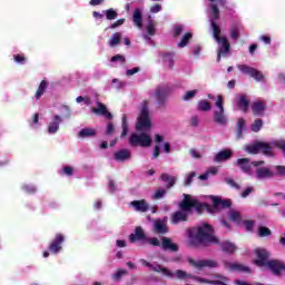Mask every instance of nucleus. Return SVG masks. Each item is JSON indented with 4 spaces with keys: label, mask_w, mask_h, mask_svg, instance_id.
<instances>
[{
    "label": "nucleus",
    "mask_w": 285,
    "mask_h": 285,
    "mask_svg": "<svg viewBox=\"0 0 285 285\" xmlns=\"http://www.w3.org/2000/svg\"><path fill=\"white\" fill-rule=\"evenodd\" d=\"M230 38L234 39V40L239 39V27H237V26L232 27Z\"/></svg>",
    "instance_id": "obj_52"
},
{
    "label": "nucleus",
    "mask_w": 285,
    "mask_h": 285,
    "mask_svg": "<svg viewBox=\"0 0 285 285\" xmlns=\"http://www.w3.org/2000/svg\"><path fill=\"white\" fill-rule=\"evenodd\" d=\"M167 96H168V87L166 86L156 88L155 92L151 94V97L158 101L159 106L164 104V99H166Z\"/></svg>",
    "instance_id": "obj_19"
},
{
    "label": "nucleus",
    "mask_w": 285,
    "mask_h": 285,
    "mask_svg": "<svg viewBox=\"0 0 285 285\" xmlns=\"http://www.w3.org/2000/svg\"><path fill=\"white\" fill-rule=\"evenodd\" d=\"M22 190L26 191L28 195H35V193H37V187L33 185H23Z\"/></svg>",
    "instance_id": "obj_48"
},
{
    "label": "nucleus",
    "mask_w": 285,
    "mask_h": 285,
    "mask_svg": "<svg viewBox=\"0 0 285 285\" xmlns=\"http://www.w3.org/2000/svg\"><path fill=\"white\" fill-rule=\"evenodd\" d=\"M65 242L63 235L57 234L55 239L49 245V250L53 255H57L61 250V244Z\"/></svg>",
    "instance_id": "obj_16"
},
{
    "label": "nucleus",
    "mask_w": 285,
    "mask_h": 285,
    "mask_svg": "<svg viewBox=\"0 0 285 285\" xmlns=\"http://www.w3.org/2000/svg\"><path fill=\"white\" fill-rule=\"evenodd\" d=\"M233 153L230 151V149L219 151L218 154H216L214 161H216L217 164L226 161V159H230Z\"/></svg>",
    "instance_id": "obj_32"
},
{
    "label": "nucleus",
    "mask_w": 285,
    "mask_h": 285,
    "mask_svg": "<svg viewBox=\"0 0 285 285\" xmlns=\"http://www.w3.org/2000/svg\"><path fill=\"white\" fill-rule=\"evenodd\" d=\"M96 136H97V129L90 128V127L82 128L78 132V138L79 139H88L90 137H96Z\"/></svg>",
    "instance_id": "obj_29"
},
{
    "label": "nucleus",
    "mask_w": 285,
    "mask_h": 285,
    "mask_svg": "<svg viewBox=\"0 0 285 285\" xmlns=\"http://www.w3.org/2000/svg\"><path fill=\"white\" fill-rule=\"evenodd\" d=\"M256 257H258V259H256L255 264L256 266H266V261L268 259V252L264 248H257L255 250Z\"/></svg>",
    "instance_id": "obj_23"
},
{
    "label": "nucleus",
    "mask_w": 285,
    "mask_h": 285,
    "mask_svg": "<svg viewBox=\"0 0 285 285\" xmlns=\"http://www.w3.org/2000/svg\"><path fill=\"white\" fill-rule=\"evenodd\" d=\"M157 32V29H155V22H153V20H149L147 27H146V33L142 35V39H145L149 46H155V42L153 41V39H150V37H155Z\"/></svg>",
    "instance_id": "obj_15"
},
{
    "label": "nucleus",
    "mask_w": 285,
    "mask_h": 285,
    "mask_svg": "<svg viewBox=\"0 0 285 285\" xmlns=\"http://www.w3.org/2000/svg\"><path fill=\"white\" fill-rule=\"evenodd\" d=\"M166 195V189L161 188L155 191V194L153 195V199H161L164 198Z\"/></svg>",
    "instance_id": "obj_53"
},
{
    "label": "nucleus",
    "mask_w": 285,
    "mask_h": 285,
    "mask_svg": "<svg viewBox=\"0 0 285 285\" xmlns=\"http://www.w3.org/2000/svg\"><path fill=\"white\" fill-rule=\"evenodd\" d=\"M167 224H168V217L155 220L154 222V230H155V233H158L160 235H166V233H168Z\"/></svg>",
    "instance_id": "obj_18"
},
{
    "label": "nucleus",
    "mask_w": 285,
    "mask_h": 285,
    "mask_svg": "<svg viewBox=\"0 0 285 285\" xmlns=\"http://www.w3.org/2000/svg\"><path fill=\"white\" fill-rule=\"evenodd\" d=\"M92 112H95L96 115H102L107 119H112V114H110L108 109H106L105 105L101 102H98V108H94Z\"/></svg>",
    "instance_id": "obj_31"
},
{
    "label": "nucleus",
    "mask_w": 285,
    "mask_h": 285,
    "mask_svg": "<svg viewBox=\"0 0 285 285\" xmlns=\"http://www.w3.org/2000/svg\"><path fill=\"white\" fill-rule=\"evenodd\" d=\"M228 219H230V222L239 224L242 222V214H239V212L235 209H232L228 212Z\"/></svg>",
    "instance_id": "obj_39"
},
{
    "label": "nucleus",
    "mask_w": 285,
    "mask_h": 285,
    "mask_svg": "<svg viewBox=\"0 0 285 285\" xmlns=\"http://www.w3.org/2000/svg\"><path fill=\"white\" fill-rule=\"evenodd\" d=\"M102 14L106 17V19H108V21H115V19L119 17V13L117 12V10L112 8L104 10Z\"/></svg>",
    "instance_id": "obj_38"
},
{
    "label": "nucleus",
    "mask_w": 285,
    "mask_h": 285,
    "mask_svg": "<svg viewBox=\"0 0 285 285\" xmlns=\"http://www.w3.org/2000/svg\"><path fill=\"white\" fill-rule=\"evenodd\" d=\"M276 175L285 177V166H274V167H258L255 171V178L258 181H264L266 179H273Z\"/></svg>",
    "instance_id": "obj_4"
},
{
    "label": "nucleus",
    "mask_w": 285,
    "mask_h": 285,
    "mask_svg": "<svg viewBox=\"0 0 285 285\" xmlns=\"http://www.w3.org/2000/svg\"><path fill=\"white\" fill-rule=\"evenodd\" d=\"M151 14H157V12H161V4H154L150 8Z\"/></svg>",
    "instance_id": "obj_61"
},
{
    "label": "nucleus",
    "mask_w": 285,
    "mask_h": 285,
    "mask_svg": "<svg viewBox=\"0 0 285 285\" xmlns=\"http://www.w3.org/2000/svg\"><path fill=\"white\" fill-rule=\"evenodd\" d=\"M128 135V116L126 114L122 115V132L121 137H126Z\"/></svg>",
    "instance_id": "obj_45"
},
{
    "label": "nucleus",
    "mask_w": 285,
    "mask_h": 285,
    "mask_svg": "<svg viewBox=\"0 0 285 285\" xmlns=\"http://www.w3.org/2000/svg\"><path fill=\"white\" fill-rule=\"evenodd\" d=\"M213 106H210V102L207 100H200L198 101V110L202 112H208V110H212Z\"/></svg>",
    "instance_id": "obj_42"
},
{
    "label": "nucleus",
    "mask_w": 285,
    "mask_h": 285,
    "mask_svg": "<svg viewBox=\"0 0 285 285\" xmlns=\"http://www.w3.org/2000/svg\"><path fill=\"white\" fill-rule=\"evenodd\" d=\"M196 95H197V89L189 90V91H187V92L183 96V99H184V101H190V99L195 98Z\"/></svg>",
    "instance_id": "obj_49"
},
{
    "label": "nucleus",
    "mask_w": 285,
    "mask_h": 285,
    "mask_svg": "<svg viewBox=\"0 0 285 285\" xmlns=\"http://www.w3.org/2000/svg\"><path fill=\"white\" fill-rule=\"evenodd\" d=\"M224 266L226 271H234L236 273H248V267L239 264V263H230V262H224Z\"/></svg>",
    "instance_id": "obj_21"
},
{
    "label": "nucleus",
    "mask_w": 285,
    "mask_h": 285,
    "mask_svg": "<svg viewBox=\"0 0 285 285\" xmlns=\"http://www.w3.org/2000/svg\"><path fill=\"white\" fill-rule=\"evenodd\" d=\"M128 272L126 269H118L114 275H112V278L116 281V282H119V279L122 278L124 275H127Z\"/></svg>",
    "instance_id": "obj_51"
},
{
    "label": "nucleus",
    "mask_w": 285,
    "mask_h": 285,
    "mask_svg": "<svg viewBox=\"0 0 285 285\" xmlns=\"http://www.w3.org/2000/svg\"><path fill=\"white\" fill-rule=\"evenodd\" d=\"M258 235L259 237H268L271 235V230L268 229V227H259Z\"/></svg>",
    "instance_id": "obj_54"
},
{
    "label": "nucleus",
    "mask_w": 285,
    "mask_h": 285,
    "mask_svg": "<svg viewBox=\"0 0 285 285\" xmlns=\"http://www.w3.org/2000/svg\"><path fill=\"white\" fill-rule=\"evenodd\" d=\"M226 0H209V4L207 7L208 20L210 23V28L213 30V37L215 41L218 42V53L217 61H222V57H226L227 52L230 50V43H228V39L226 37H220L222 27L217 24V19H219V8H228L226 7Z\"/></svg>",
    "instance_id": "obj_1"
},
{
    "label": "nucleus",
    "mask_w": 285,
    "mask_h": 285,
    "mask_svg": "<svg viewBox=\"0 0 285 285\" xmlns=\"http://www.w3.org/2000/svg\"><path fill=\"white\" fill-rule=\"evenodd\" d=\"M196 173L195 171H191L188 176H187V178H186V180H185V186H190L191 184H193V179H195V177H196Z\"/></svg>",
    "instance_id": "obj_57"
},
{
    "label": "nucleus",
    "mask_w": 285,
    "mask_h": 285,
    "mask_svg": "<svg viewBox=\"0 0 285 285\" xmlns=\"http://www.w3.org/2000/svg\"><path fill=\"white\" fill-rule=\"evenodd\" d=\"M222 249L225 253H235V250H237V247H235V244L233 243L225 242L222 244Z\"/></svg>",
    "instance_id": "obj_44"
},
{
    "label": "nucleus",
    "mask_w": 285,
    "mask_h": 285,
    "mask_svg": "<svg viewBox=\"0 0 285 285\" xmlns=\"http://www.w3.org/2000/svg\"><path fill=\"white\" fill-rule=\"evenodd\" d=\"M195 282H198L199 284H210V285H228V277L224 275H213L212 278H204L199 276H194Z\"/></svg>",
    "instance_id": "obj_9"
},
{
    "label": "nucleus",
    "mask_w": 285,
    "mask_h": 285,
    "mask_svg": "<svg viewBox=\"0 0 285 285\" xmlns=\"http://www.w3.org/2000/svg\"><path fill=\"white\" fill-rule=\"evenodd\" d=\"M145 243L150 246H161V240L157 237L145 238Z\"/></svg>",
    "instance_id": "obj_47"
},
{
    "label": "nucleus",
    "mask_w": 285,
    "mask_h": 285,
    "mask_svg": "<svg viewBox=\"0 0 285 285\" xmlns=\"http://www.w3.org/2000/svg\"><path fill=\"white\" fill-rule=\"evenodd\" d=\"M14 62L16 63H26V57H23V55H16Z\"/></svg>",
    "instance_id": "obj_62"
},
{
    "label": "nucleus",
    "mask_w": 285,
    "mask_h": 285,
    "mask_svg": "<svg viewBox=\"0 0 285 285\" xmlns=\"http://www.w3.org/2000/svg\"><path fill=\"white\" fill-rule=\"evenodd\" d=\"M63 122V118L57 114H53L48 122L47 132L49 135H57L59 132V126Z\"/></svg>",
    "instance_id": "obj_13"
},
{
    "label": "nucleus",
    "mask_w": 285,
    "mask_h": 285,
    "mask_svg": "<svg viewBox=\"0 0 285 285\" xmlns=\"http://www.w3.org/2000/svg\"><path fill=\"white\" fill-rule=\"evenodd\" d=\"M163 275L166 277H170L171 279L176 277V279H181L184 282H188V279H194L193 274H188V272L177 269L176 272H171L170 269L164 267Z\"/></svg>",
    "instance_id": "obj_10"
},
{
    "label": "nucleus",
    "mask_w": 285,
    "mask_h": 285,
    "mask_svg": "<svg viewBox=\"0 0 285 285\" xmlns=\"http://www.w3.org/2000/svg\"><path fill=\"white\" fill-rule=\"evenodd\" d=\"M252 111L256 117H264L266 111V102L264 100H256L252 104Z\"/></svg>",
    "instance_id": "obj_20"
},
{
    "label": "nucleus",
    "mask_w": 285,
    "mask_h": 285,
    "mask_svg": "<svg viewBox=\"0 0 285 285\" xmlns=\"http://www.w3.org/2000/svg\"><path fill=\"white\" fill-rule=\"evenodd\" d=\"M139 262L144 266H147V268H150V271H155V273H164V267L157 263L150 264L144 258H141Z\"/></svg>",
    "instance_id": "obj_33"
},
{
    "label": "nucleus",
    "mask_w": 285,
    "mask_h": 285,
    "mask_svg": "<svg viewBox=\"0 0 285 285\" xmlns=\"http://www.w3.org/2000/svg\"><path fill=\"white\" fill-rule=\"evenodd\" d=\"M188 237L195 246L198 244H217L219 242L215 237L213 227L208 224H200L197 227L188 229Z\"/></svg>",
    "instance_id": "obj_3"
},
{
    "label": "nucleus",
    "mask_w": 285,
    "mask_h": 285,
    "mask_svg": "<svg viewBox=\"0 0 285 285\" xmlns=\"http://www.w3.org/2000/svg\"><path fill=\"white\" fill-rule=\"evenodd\" d=\"M193 39V33H185L181 37L180 42L178 43V48H186V46H188V41H190Z\"/></svg>",
    "instance_id": "obj_43"
},
{
    "label": "nucleus",
    "mask_w": 285,
    "mask_h": 285,
    "mask_svg": "<svg viewBox=\"0 0 285 285\" xmlns=\"http://www.w3.org/2000/svg\"><path fill=\"white\" fill-rule=\"evenodd\" d=\"M245 150L246 153H249V155H259V153L267 155L268 157L273 155V146L266 142H255L253 145H247L245 146Z\"/></svg>",
    "instance_id": "obj_8"
},
{
    "label": "nucleus",
    "mask_w": 285,
    "mask_h": 285,
    "mask_svg": "<svg viewBox=\"0 0 285 285\" xmlns=\"http://www.w3.org/2000/svg\"><path fill=\"white\" fill-rule=\"evenodd\" d=\"M48 88V82L46 80H42L38 87V90L36 92V99H41V96L43 92H46V89Z\"/></svg>",
    "instance_id": "obj_40"
},
{
    "label": "nucleus",
    "mask_w": 285,
    "mask_h": 285,
    "mask_svg": "<svg viewBox=\"0 0 285 285\" xmlns=\"http://www.w3.org/2000/svg\"><path fill=\"white\" fill-rule=\"evenodd\" d=\"M245 230H253L255 227V222L253 220H245L244 222Z\"/></svg>",
    "instance_id": "obj_60"
},
{
    "label": "nucleus",
    "mask_w": 285,
    "mask_h": 285,
    "mask_svg": "<svg viewBox=\"0 0 285 285\" xmlns=\"http://www.w3.org/2000/svg\"><path fill=\"white\" fill-rule=\"evenodd\" d=\"M215 106L217 108L214 110L215 124H218V126H228V116H226V111L224 110V98L222 96H217Z\"/></svg>",
    "instance_id": "obj_6"
},
{
    "label": "nucleus",
    "mask_w": 285,
    "mask_h": 285,
    "mask_svg": "<svg viewBox=\"0 0 285 285\" xmlns=\"http://www.w3.org/2000/svg\"><path fill=\"white\" fill-rule=\"evenodd\" d=\"M124 23H126V19L121 18V19L117 20L116 22H114L111 26H109V28L111 30H115V28H119L120 26H124Z\"/></svg>",
    "instance_id": "obj_58"
},
{
    "label": "nucleus",
    "mask_w": 285,
    "mask_h": 285,
    "mask_svg": "<svg viewBox=\"0 0 285 285\" xmlns=\"http://www.w3.org/2000/svg\"><path fill=\"white\" fill-rule=\"evenodd\" d=\"M237 166H239V168L243 170V173H246L247 175H250V167L254 166L255 168H257V166H264V161H253L250 163V160L248 158H239L236 161Z\"/></svg>",
    "instance_id": "obj_14"
},
{
    "label": "nucleus",
    "mask_w": 285,
    "mask_h": 285,
    "mask_svg": "<svg viewBox=\"0 0 285 285\" xmlns=\"http://www.w3.org/2000/svg\"><path fill=\"white\" fill-rule=\"evenodd\" d=\"M225 183L230 186L232 188H235L236 190H239V184L235 183L233 178H225Z\"/></svg>",
    "instance_id": "obj_55"
},
{
    "label": "nucleus",
    "mask_w": 285,
    "mask_h": 285,
    "mask_svg": "<svg viewBox=\"0 0 285 285\" xmlns=\"http://www.w3.org/2000/svg\"><path fill=\"white\" fill-rule=\"evenodd\" d=\"M124 86H126V83L119 81V79H114L112 80V87L116 89V90H121V88H124Z\"/></svg>",
    "instance_id": "obj_56"
},
{
    "label": "nucleus",
    "mask_w": 285,
    "mask_h": 285,
    "mask_svg": "<svg viewBox=\"0 0 285 285\" xmlns=\"http://www.w3.org/2000/svg\"><path fill=\"white\" fill-rule=\"evenodd\" d=\"M250 105V101L248 100V97L246 95H242L238 97L237 106L246 112L248 110V106Z\"/></svg>",
    "instance_id": "obj_34"
},
{
    "label": "nucleus",
    "mask_w": 285,
    "mask_h": 285,
    "mask_svg": "<svg viewBox=\"0 0 285 285\" xmlns=\"http://www.w3.org/2000/svg\"><path fill=\"white\" fill-rule=\"evenodd\" d=\"M250 193H255V187H253V186H249V187H247L243 193H242V197L243 198H246V197H248V195H250Z\"/></svg>",
    "instance_id": "obj_59"
},
{
    "label": "nucleus",
    "mask_w": 285,
    "mask_h": 285,
    "mask_svg": "<svg viewBox=\"0 0 285 285\" xmlns=\"http://www.w3.org/2000/svg\"><path fill=\"white\" fill-rule=\"evenodd\" d=\"M120 42H121V32H116L109 39L108 46L110 48H116V46H119Z\"/></svg>",
    "instance_id": "obj_37"
},
{
    "label": "nucleus",
    "mask_w": 285,
    "mask_h": 285,
    "mask_svg": "<svg viewBox=\"0 0 285 285\" xmlns=\"http://www.w3.org/2000/svg\"><path fill=\"white\" fill-rule=\"evenodd\" d=\"M131 154L128 149H120L114 154V159L116 161H128L130 159Z\"/></svg>",
    "instance_id": "obj_27"
},
{
    "label": "nucleus",
    "mask_w": 285,
    "mask_h": 285,
    "mask_svg": "<svg viewBox=\"0 0 285 285\" xmlns=\"http://www.w3.org/2000/svg\"><path fill=\"white\" fill-rule=\"evenodd\" d=\"M161 248L163 250H169L170 253H177V250H179V246L173 243V239L168 237L161 238Z\"/></svg>",
    "instance_id": "obj_24"
},
{
    "label": "nucleus",
    "mask_w": 285,
    "mask_h": 285,
    "mask_svg": "<svg viewBox=\"0 0 285 285\" xmlns=\"http://www.w3.org/2000/svg\"><path fill=\"white\" fill-rule=\"evenodd\" d=\"M160 59L165 68L173 70V66H175V60L173 59V53H161Z\"/></svg>",
    "instance_id": "obj_30"
},
{
    "label": "nucleus",
    "mask_w": 285,
    "mask_h": 285,
    "mask_svg": "<svg viewBox=\"0 0 285 285\" xmlns=\"http://www.w3.org/2000/svg\"><path fill=\"white\" fill-rule=\"evenodd\" d=\"M214 204V208H230V200L222 199L219 196H206Z\"/></svg>",
    "instance_id": "obj_17"
},
{
    "label": "nucleus",
    "mask_w": 285,
    "mask_h": 285,
    "mask_svg": "<svg viewBox=\"0 0 285 285\" xmlns=\"http://www.w3.org/2000/svg\"><path fill=\"white\" fill-rule=\"evenodd\" d=\"M110 61L112 63L111 66L114 67H116L118 63L120 66H124V63H126V57H124L122 55H116L111 57Z\"/></svg>",
    "instance_id": "obj_41"
},
{
    "label": "nucleus",
    "mask_w": 285,
    "mask_h": 285,
    "mask_svg": "<svg viewBox=\"0 0 285 285\" xmlns=\"http://www.w3.org/2000/svg\"><path fill=\"white\" fill-rule=\"evenodd\" d=\"M183 197L184 199L179 204L180 210L175 212L170 216L171 224H174L175 226H177V224H181V222L188 220L191 208H195L197 213H202V210L208 208V204L199 202V198H197V196L184 194Z\"/></svg>",
    "instance_id": "obj_2"
},
{
    "label": "nucleus",
    "mask_w": 285,
    "mask_h": 285,
    "mask_svg": "<svg viewBox=\"0 0 285 285\" xmlns=\"http://www.w3.org/2000/svg\"><path fill=\"white\" fill-rule=\"evenodd\" d=\"M160 179L161 181L167 184V188H173V186H175V183L177 181V177L170 176L168 174H161Z\"/></svg>",
    "instance_id": "obj_35"
},
{
    "label": "nucleus",
    "mask_w": 285,
    "mask_h": 285,
    "mask_svg": "<svg viewBox=\"0 0 285 285\" xmlns=\"http://www.w3.org/2000/svg\"><path fill=\"white\" fill-rule=\"evenodd\" d=\"M267 268L274 273V275H279L282 271H285V265L284 263L279 261H268L266 264Z\"/></svg>",
    "instance_id": "obj_22"
},
{
    "label": "nucleus",
    "mask_w": 285,
    "mask_h": 285,
    "mask_svg": "<svg viewBox=\"0 0 285 285\" xmlns=\"http://www.w3.org/2000/svg\"><path fill=\"white\" fill-rule=\"evenodd\" d=\"M130 206H132V208H135V210H137L138 213H147L149 205L147 204V202L145 199L142 200H134L130 203Z\"/></svg>",
    "instance_id": "obj_28"
},
{
    "label": "nucleus",
    "mask_w": 285,
    "mask_h": 285,
    "mask_svg": "<svg viewBox=\"0 0 285 285\" xmlns=\"http://www.w3.org/2000/svg\"><path fill=\"white\" fill-rule=\"evenodd\" d=\"M115 132V125L112 122L107 124L106 135H112Z\"/></svg>",
    "instance_id": "obj_64"
},
{
    "label": "nucleus",
    "mask_w": 285,
    "mask_h": 285,
    "mask_svg": "<svg viewBox=\"0 0 285 285\" xmlns=\"http://www.w3.org/2000/svg\"><path fill=\"white\" fill-rule=\"evenodd\" d=\"M188 264L197 268V271H202V268H217L218 264L213 259H198L195 261L193 258H188Z\"/></svg>",
    "instance_id": "obj_11"
},
{
    "label": "nucleus",
    "mask_w": 285,
    "mask_h": 285,
    "mask_svg": "<svg viewBox=\"0 0 285 285\" xmlns=\"http://www.w3.org/2000/svg\"><path fill=\"white\" fill-rule=\"evenodd\" d=\"M246 126V120L244 118H239L236 125V137L237 139H242L244 135V127Z\"/></svg>",
    "instance_id": "obj_36"
},
{
    "label": "nucleus",
    "mask_w": 285,
    "mask_h": 285,
    "mask_svg": "<svg viewBox=\"0 0 285 285\" xmlns=\"http://www.w3.org/2000/svg\"><path fill=\"white\" fill-rule=\"evenodd\" d=\"M60 115L65 117L66 119H70V107L68 106H61L60 107Z\"/></svg>",
    "instance_id": "obj_50"
},
{
    "label": "nucleus",
    "mask_w": 285,
    "mask_h": 285,
    "mask_svg": "<svg viewBox=\"0 0 285 285\" xmlns=\"http://www.w3.org/2000/svg\"><path fill=\"white\" fill-rule=\"evenodd\" d=\"M142 21H144V17L141 14V9H135L132 14V22L135 27L141 30V28H144Z\"/></svg>",
    "instance_id": "obj_26"
},
{
    "label": "nucleus",
    "mask_w": 285,
    "mask_h": 285,
    "mask_svg": "<svg viewBox=\"0 0 285 285\" xmlns=\"http://www.w3.org/2000/svg\"><path fill=\"white\" fill-rule=\"evenodd\" d=\"M263 126H264V122L262 121V119H256L252 125L253 132H259Z\"/></svg>",
    "instance_id": "obj_46"
},
{
    "label": "nucleus",
    "mask_w": 285,
    "mask_h": 285,
    "mask_svg": "<svg viewBox=\"0 0 285 285\" xmlns=\"http://www.w3.org/2000/svg\"><path fill=\"white\" fill-rule=\"evenodd\" d=\"M150 112L148 111V101L144 100L140 105V115L136 124V130H150Z\"/></svg>",
    "instance_id": "obj_5"
},
{
    "label": "nucleus",
    "mask_w": 285,
    "mask_h": 285,
    "mask_svg": "<svg viewBox=\"0 0 285 285\" xmlns=\"http://www.w3.org/2000/svg\"><path fill=\"white\" fill-rule=\"evenodd\" d=\"M237 68L240 70V72H243V75H249V77L256 81H264V73H262V71L247 65H238Z\"/></svg>",
    "instance_id": "obj_12"
},
{
    "label": "nucleus",
    "mask_w": 285,
    "mask_h": 285,
    "mask_svg": "<svg viewBox=\"0 0 285 285\" xmlns=\"http://www.w3.org/2000/svg\"><path fill=\"white\" fill-rule=\"evenodd\" d=\"M183 31H184V27L183 26H176L174 28V37H179V35H181Z\"/></svg>",
    "instance_id": "obj_63"
},
{
    "label": "nucleus",
    "mask_w": 285,
    "mask_h": 285,
    "mask_svg": "<svg viewBox=\"0 0 285 285\" xmlns=\"http://www.w3.org/2000/svg\"><path fill=\"white\" fill-rule=\"evenodd\" d=\"M129 146H140V148H149V146H153V137H150V135L146 132H134L129 136Z\"/></svg>",
    "instance_id": "obj_7"
},
{
    "label": "nucleus",
    "mask_w": 285,
    "mask_h": 285,
    "mask_svg": "<svg viewBox=\"0 0 285 285\" xmlns=\"http://www.w3.org/2000/svg\"><path fill=\"white\" fill-rule=\"evenodd\" d=\"M142 239L144 242H146V234L144 233V229L141 227H137L135 229V233L129 235V242H131V244L135 242H141Z\"/></svg>",
    "instance_id": "obj_25"
}]
</instances>
